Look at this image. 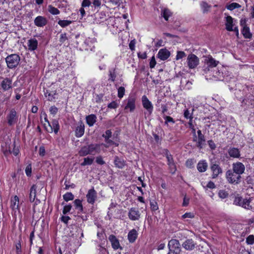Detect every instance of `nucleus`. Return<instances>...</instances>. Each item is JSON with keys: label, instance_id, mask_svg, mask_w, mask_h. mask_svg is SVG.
Wrapping results in <instances>:
<instances>
[{"label": "nucleus", "instance_id": "obj_50", "mask_svg": "<svg viewBox=\"0 0 254 254\" xmlns=\"http://www.w3.org/2000/svg\"><path fill=\"white\" fill-rule=\"evenodd\" d=\"M25 173L27 176H31L32 174V167L31 164H29L26 166L25 169Z\"/></svg>", "mask_w": 254, "mask_h": 254}, {"label": "nucleus", "instance_id": "obj_44", "mask_svg": "<svg viewBox=\"0 0 254 254\" xmlns=\"http://www.w3.org/2000/svg\"><path fill=\"white\" fill-rule=\"evenodd\" d=\"M71 21L70 20H60L58 21V24L62 27H65L71 23Z\"/></svg>", "mask_w": 254, "mask_h": 254}, {"label": "nucleus", "instance_id": "obj_60", "mask_svg": "<svg viewBox=\"0 0 254 254\" xmlns=\"http://www.w3.org/2000/svg\"><path fill=\"white\" fill-rule=\"evenodd\" d=\"M67 39V38L66 37V34L65 33H63L61 34L60 35V42L63 43H64L66 40Z\"/></svg>", "mask_w": 254, "mask_h": 254}, {"label": "nucleus", "instance_id": "obj_42", "mask_svg": "<svg viewBox=\"0 0 254 254\" xmlns=\"http://www.w3.org/2000/svg\"><path fill=\"white\" fill-rule=\"evenodd\" d=\"M241 7V5H240L239 3L236 2H233L227 5L226 8L230 10H233L235 8H240Z\"/></svg>", "mask_w": 254, "mask_h": 254}, {"label": "nucleus", "instance_id": "obj_10", "mask_svg": "<svg viewBox=\"0 0 254 254\" xmlns=\"http://www.w3.org/2000/svg\"><path fill=\"white\" fill-rule=\"evenodd\" d=\"M6 119L9 126H12L15 124L18 121V116L16 111L14 109L10 110L9 113L7 115Z\"/></svg>", "mask_w": 254, "mask_h": 254}, {"label": "nucleus", "instance_id": "obj_6", "mask_svg": "<svg viewBox=\"0 0 254 254\" xmlns=\"http://www.w3.org/2000/svg\"><path fill=\"white\" fill-rule=\"evenodd\" d=\"M226 178L229 183L237 184L240 182L241 176L233 170H229L226 173Z\"/></svg>", "mask_w": 254, "mask_h": 254}, {"label": "nucleus", "instance_id": "obj_55", "mask_svg": "<svg viewBox=\"0 0 254 254\" xmlns=\"http://www.w3.org/2000/svg\"><path fill=\"white\" fill-rule=\"evenodd\" d=\"M96 162L100 165H104L105 164V162L103 160L102 157L101 156L96 157Z\"/></svg>", "mask_w": 254, "mask_h": 254}, {"label": "nucleus", "instance_id": "obj_29", "mask_svg": "<svg viewBox=\"0 0 254 254\" xmlns=\"http://www.w3.org/2000/svg\"><path fill=\"white\" fill-rule=\"evenodd\" d=\"M200 6L202 12L204 14L207 13L208 12H209L210 9L211 8V5L209 4L205 1H201Z\"/></svg>", "mask_w": 254, "mask_h": 254}, {"label": "nucleus", "instance_id": "obj_5", "mask_svg": "<svg viewBox=\"0 0 254 254\" xmlns=\"http://www.w3.org/2000/svg\"><path fill=\"white\" fill-rule=\"evenodd\" d=\"M251 201V198L243 199L242 197L237 196L235 197L233 204L236 205L242 206L247 209H251L252 208V206L250 204Z\"/></svg>", "mask_w": 254, "mask_h": 254}, {"label": "nucleus", "instance_id": "obj_36", "mask_svg": "<svg viewBox=\"0 0 254 254\" xmlns=\"http://www.w3.org/2000/svg\"><path fill=\"white\" fill-rule=\"evenodd\" d=\"M210 75H212L214 78L217 79H220L223 77V72L219 70H214L210 73Z\"/></svg>", "mask_w": 254, "mask_h": 254}, {"label": "nucleus", "instance_id": "obj_32", "mask_svg": "<svg viewBox=\"0 0 254 254\" xmlns=\"http://www.w3.org/2000/svg\"><path fill=\"white\" fill-rule=\"evenodd\" d=\"M242 33L245 38L251 39L252 38V34L250 32V30L249 27L244 26Z\"/></svg>", "mask_w": 254, "mask_h": 254}, {"label": "nucleus", "instance_id": "obj_13", "mask_svg": "<svg viewBox=\"0 0 254 254\" xmlns=\"http://www.w3.org/2000/svg\"><path fill=\"white\" fill-rule=\"evenodd\" d=\"M142 103L144 108L150 115L152 113L153 107L151 102L148 100L145 95L142 97Z\"/></svg>", "mask_w": 254, "mask_h": 254}, {"label": "nucleus", "instance_id": "obj_63", "mask_svg": "<svg viewBox=\"0 0 254 254\" xmlns=\"http://www.w3.org/2000/svg\"><path fill=\"white\" fill-rule=\"evenodd\" d=\"M39 155L41 156H44L45 155L46 151L45 147L43 146H41L39 148Z\"/></svg>", "mask_w": 254, "mask_h": 254}, {"label": "nucleus", "instance_id": "obj_58", "mask_svg": "<svg viewBox=\"0 0 254 254\" xmlns=\"http://www.w3.org/2000/svg\"><path fill=\"white\" fill-rule=\"evenodd\" d=\"M58 111V109L55 106L51 107L50 108V112L51 114L54 115H56Z\"/></svg>", "mask_w": 254, "mask_h": 254}, {"label": "nucleus", "instance_id": "obj_31", "mask_svg": "<svg viewBox=\"0 0 254 254\" xmlns=\"http://www.w3.org/2000/svg\"><path fill=\"white\" fill-rule=\"evenodd\" d=\"M36 189L37 187L35 185H33L30 189L29 194V200L31 202H33L35 199L36 195Z\"/></svg>", "mask_w": 254, "mask_h": 254}, {"label": "nucleus", "instance_id": "obj_30", "mask_svg": "<svg viewBox=\"0 0 254 254\" xmlns=\"http://www.w3.org/2000/svg\"><path fill=\"white\" fill-rule=\"evenodd\" d=\"M10 207L13 210L18 209L19 208V198L17 196H14L11 200Z\"/></svg>", "mask_w": 254, "mask_h": 254}, {"label": "nucleus", "instance_id": "obj_15", "mask_svg": "<svg viewBox=\"0 0 254 254\" xmlns=\"http://www.w3.org/2000/svg\"><path fill=\"white\" fill-rule=\"evenodd\" d=\"M1 88L3 91H8L12 89V80L9 78H5L0 83Z\"/></svg>", "mask_w": 254, "mask_h": 254}, {"label": "nucleus", "instance_id": "obj_52", "mask_svg": "<svg viewBox=\"0 0 254 254\" xmlns=\"http://www.w3.org/2000/svg\"><path fill=\"white\" fill-rule=\"evenodd\" d=\"M71 205H66L64 206L63 213L64 214H66L67 213L69 212L71 209Z\"/></svg>", "mask_w": 254, "mask_h": 254}, {"label": "nucleus", "instance_id": "obj_39", "mask_svg": "<svg viewBox=\"0 0 254 254\" xmlns=\"http://www.w3.org/2000/svg\"><path fill=\"white\" fill-rule=\"evenodd\" d=\"M161 15L167 21L169 17L172 15V13L168 8H164L162 11Z\"/></svg>", "mask_w": 254, "mask_h": 254}, {"label": "nucleus", "instance_id": "obj_22", "mask_svg": "<svg viewBox=\"0 0 254 254\" xmlns=\"http://www.w3.org/2000/svg\"><path fill=\"white\" fill-rule=\"evenodd\" d=\"M198 141L197 142V146L199 149H201L205 144V139L203 134H202L200 130H197Z\"/></svg>", "mask_w": 254, "mask_h": 254}, {"label": "nucleus", "instance_id": "obj_27", "mask_svg": "<svg viewBox=\"0 0 254 254\" xmlns=\"http://www.w3.org/2000/svg\"><path fill=\"white\" fill-rule=\"evenodd\" d=\"M137 232L135 229H132L130 230L127 235V238L130 243H133L137 237Z\"/></svg>", "mask_w": 254, "mask_h": 254}, {"label": "nucleus", "instance_id": "obj_49", "mask_svg": "<svg viewBox=\"0 0 254 254\" xmlns=\"http://www.w3.org/2000/svg\"><path fill=\"white\" fill-rule=\"evenodd\" d=\"M246 242L249 245H252L254 243V236L250 235L246 239Z\"/></svg>", "mask_w": 254, "mask_h": 254}, {"label": "nucleus", "instance_id": "obj_61", "mask_svg": "<svg viewBox=\"0 0 254 254\" xmlns=\"http://www.w3.org/2000/svg\"><path fill=\"white\" fill-rule=\"evenodd\" d=\"M190 202V198L187 197L186 195L185 196L183 199L182 205L183 206H187L189 205Z\"/></svg>", "mask_w": 254, "mask_h": 254}, {"label": "nucleus", "instance_id": "obj_3", "mask_svg": "<svg viewBox=\"0 0 254 254\" xmlns=\"http://www.w3.org/2000/svg\"><path fill=\"white\" fill-rule=\"evenodd\" d=\"M210 169L212 172L211 178L216 179L223 173V170L220 166L219 162L215 160H211L210 163Z\"/></svg>", "mask_w": 254, "mask_h": 254}, {"label": "nucleus", "instance_id": "obj_16", "mask_svg": "<svg viewBox=\"0 0 254 254\" xmlns=\"http://www.w3.org/2000/svg\"><path fill=\"white\" fill-rule=\"evenodd\" d=\"M232 167V170L240 176L244 172L245 170L244 164L239 162L233 163Z\"/></svg>", "mask_w": 254, "mask_h": 254}, {"label": "nucleus", "instance_id": "obj_56", "mask_svg": "<svg viewBox=\"0 0 254 254\" xmlns=\"http://www.w3.org/2000/svg\"><path fill=\"white\" fill-rule=\"evenodd\" d=\"M184 115L185 118L186 119H192V114L190 113V111L188 109L185 111Z\"/></svg>", "mask_w": 254, "mask_h": 254}, {"label": "nucleus", "instance_id": "obj_12", "mask_svg": "<svg viewBox=\"0 0 254 254\" xmlns=\"http://www.w3.org/2000/svg\"><path fill=\"white\" fill-rule=\"evenodd\" d=\"M97 197V192L92 188L88 191L86 194V198L87 202L91 204H93Z\"/></svg>", "mask_w": 254, "mask_h": 254}, {"label": "nucleus", "instance_id": "obj_17", "mask_svg": "<svg viewBox=\"0 0 254 254\" xmlns=\"http://www.w3.org/2000/svg\"><path fill=\"white\" fill-rule=\"evenodd\" d=\"M196 243L191 239L186 240L183 244L182 247L187 251H192L195 247Z\"/></svg>", "mask_w": 254, "mask_h": 254}, {"label": "nucleus", "instance_id": "obj_11", "mask_svg": "<svg viewBox=\"0 0 254 254\" xmlns=\"http://www.w3.org/2000/svg\"><path fill=\"white\" fill-rule=\"evenodd\" d=\"M136 99L133 96H129L127 99V105L125 107V110H129L130 112H133L135 109Z\"/></svg>", "mask_w": 254, "mask_h": 254}, {"label": "nucleus", "instance_id": "obj_37", "mask_svg": "<svg viewBox=\"0 0 254 254\" xmlns=\"http://www.w3.org/2000/svg\"><path fill=\"white\" fill-rule=\"evenodd\" d=\"M109 81H111L112 82H114L115 80V79L116 78V69L113 68L111 69L109 71Z\"/></svg>", "mask_w": 254, "mask_h": 254}, {"label": "nucleus", "instance_id": "obj_33", "mask_svg": "<svg viewBox=\"0 0 254 254\" xmlns=\"http://www.w3.org/2000/svg\"><path fill=\"white\" fill-rule=\"evenodd\" d=\"M46 97H48V100L50 101H54L56 99L57 95L56 91L49 92L48 90L45 93Z\"/></svg>", "mask_w": 254, "mask_h": 254}, {"label": "nucleus", "instance_id": "obj_43", "mask_svg": "<svg viewBox=\"0 0 254 254\" xmlns=\"http://www.w3.org/2000/svg\"><path fill=\"white\" fill-rule=\"evenodd\" d=\"M63 198L65 201H68L73 200L74 199V195L71 192H68L63 195Z\"/></svg>", "mask_w": 254, "mask_h": 254}, {"label": "nucleus", "instance_id": "obj_46", "mask_svg": "<svg viewBox=\"0 0 254 254\" xmlns=\"http://www.w3.org/2000/svg\"><path fill=\"white\" fill-rule=\"evenodd\" d=\"M125 88L124 87L121 86L118 89V96L119 98L121 99L125 95Z\"/></svg>", "mask_w": 254, "mask_h": 254}, {"label": "nucleus", "instance_id": "obj_35", "mask_svg": "<svg viewBox=\"0 0 254 254\" xmlns=\"http://www.w3.org/2000/svg\"><path fill=\"white\" fill-rule=\"evenodd\" d=\"M11 96V93L7 92L5 94L0 93V102L4 103L7 101Z\"/></svg>", "mask_w": 254, "mask_h": 254}, {"label": "nucleus", "instance_id": "obj_26", "mask_svg": "<svg viewBox=\"0 0 254 254\" xmlns=\"http://www.w3.org/2000/svg\"><path fill=\"white\" fill-rule=\"evenodd\" d=\"M208 165L205 160L199 161L197 165V169L199 172H204L206 171Z\"/></svg>", "mask_w": 254, "mask_h": 254}, {"label": "nucleus", "instance_id": "obj_9", "mask_svg": "<svg viewBox=\"0 0 254 254\" xmlns=\"http://www.w3.org/2000/svg\"><path fill=\"white\" fill-rule=\"evenodd\" d=\"M226 29L228 31H234L236 32V35H239V30L237 27H235L233 28V26H234L233 18L231 16H227L226 17Z\"/></svg>", "mask_w": 254, "mask_h": 254}, {"label": "nucleus", "instance_id": "obj_57", "mask_svg": "<svg viewBox=\"0 0 254 254\" xmlns=\"http://www.w3.org/2000/svg\"><path fill=\"white\" fill-rule=\"evenodd\" d=\"M112 136V131L110 130H107L105 132V134H103L102 136L105 139H109Z\"/></svg>", "mask_w": 254, "mask_h": 254}, {"label": "nucleus", "instance_id": "obj_51", "mask_svg": "<svg viewBox=\"0 0 254 254\" xmlns=\"http://www.w3.org/2000/svg\"><path fill=\"white\" fill-rule=\"evenodd\" d=\"M44 127H45V129L48 132L52 133L53 131V129H52V128L51 127V125L49 122H48V123H47V124H45L44 125Z\"/></svg>", "mask_w": 254, "mask_h": 254}, {"label": "nucleus", "instance_id": "obj_64", "mask_svg": "<svg viewBox=\"0 0 254 254\" xmlns=\"http://www.w3.org/2000/svg\"><path fill=\"white\" fill-rule=\"evenodd\" d=\"M206 187L209 189H213L216 188V186L213 182L209 181L207 183Z\"/></svg>", "mask_w": 254, "mask_h": 254}, {"label": "nucleus", "instance_id": "obj_24", "mask_svg": "<svg viewBox=\"0 0 254 254\" xmlns=\"http://www.w3.org/2000/svg\"><path fill=\"white\" fill-rule=\"evenodd\" d=\"M86 122L89 127H92L97 121V117L95 115L91 114L86 117Z\"/></svg>", "mask_w": 254, "mask_h": 254}, {"label": "nucleus", "instance_id": "obj_7", "mask_svg": "<svg viewBox=\"0 0 254 254\" xmlns=\"http://www.w3.org/2000/svg\"><path fill=\"white\" fill-rule=\"evenodd\" d=\"M168 246L169 252L172 253L173 254H179L181 251L179 241L176 239H171L169 241Z\"/></svg>", "mask_w": 254, "mask_h": 254}, {"label": "nucleus", "instance_id": "obj_53", "mask_svg": "<svg viewBox=\"0 0 254 254\" xmlns=\"http://www.w3.org/2000/svg\"><path fill=\"white\" fill-rule=\"evenodd\" d=\"M194 215L193 213H191V212H187V213H185L182 216V218L184 219L193 218H194Z\"/></svg>", "mask_w": 254, "mask_h": 254}, {"label": "nucleus", "instance_id": "obj_8", "mask_svg": "<svg viewBox=\"0 0 254 254\" xmlns=\"http://www.w3.org/2000/svg\"><path fill=\"white\" fill-rule=\"evenodd\" d=\"M199 60L198 58L193 54H190L187 57V64L190 69H194L199 64Z\"/></svg>", "mask_w": 254, "mask_h": 254}, {"label": "nucleus", "instance_id": "obj_18", "mask_svg": "<svg viewBox=\"0 0 254 254\" xmlns=\"http://www.w3.org/2000/svg\"><path fill=\"white\" fill-rule=\"evenodd\" d=\"M109 239L110 242L111 243L112 248L114 249V250H117L118 249L122 250V247L120 246L119 240L114 235H110Z\"/></svg>", "mask_w": 254, "mask_h": 254}, {"label": "nucleus", "instance_id": "obj_48", "mask_svg": "<svg viewBox=\"0 0 254 254\" xmlns=\"http://www.w3.org/2000/svg\"><path fill=\"white\" fill-rule=\"evenodd\" d=\"M168 165L169 166L170 172L172 174H174L176 171V165L174 163V162L169 163V164H168Z\"/></svg>", "mask_w": 254, "mask_h": 254}, {"label": "nucleus", "instance_id": "obj_1", "mask_svg": "<svg viewBox=\"0 0 254 254\" xmlns=\"http://www.w3.org/2000/svg\"><path fill=\"white\" fill-rule=\"evenodd\" d=\"M219 63V61L215 60L211 56L206 57L202 66L203 74H210Z\"/></svg>", "mask_w": 254, "mask_h": 254}, {"label": "nucleus", "instance_id": "obj_28", "mask_svg": "<svg viewBox=\"0 0 254 254\" xmlns=\"http://www.w3.org/2000/svg\"><path fill=\"white\" fill-rule=\"evenodd\" d=\"M228 154L231 157L239 158L240 156V153L237 148H230L228 150Z\"/></svg>", "mask_w": 254, "mask_h": 254}, {"label": "nucleus", "instance_id": "obj_40", "mask_svg": "<svg viewBox=\"0 0 254 254\" xmlns=\"http://www.w3.org/2000/svg\"><path fill=\"white\" fill-rule=\"evenodd\" d=\"M48 11L53 15H57L60 13V10L57 8L53 6L52 5H49L48 6Z\"/></svg>", "mask_w": 254, "mask_h": 254}, {"label": "nucleus", "instance_id": "obj_47", "mask_svg": "<svg viewBox=\"0 0 254 254\" xmlns=\"http://www.w3.org/2000/svg\"><path fill=\"white\" fill-rule=\"evenodd\" d=\"M186 56V55L185 53L183 51H178L176 57V59L177 60H179L180 59H183V58L185 57Z\"/></svg>", "mask_w": 254, "mask_h": 254}, {"label": "nucleus", "instance_id": "obj_19", "mask_svg": "<svg viewBox=\"0 0 254 254\" xmlns=\"http://www.w3.org/2000/svg\"><path fill=\"white\" fill-rule=\"evenodd\" d=\"M170 56V52L166 49H160L157 54V57L161 60L165 61Z\"/></svg>", "mask_w": 254, "mask_h": 254}, {"label": "nucleus", "instance_id": "obj_45", "mask_svg": "<svg viewBox=\"0 0 254 254\" xmlns=\"http://www.w3.org/2000/svg\"><path fill=\"white\" fill-rule=\"evenodd\" d=\"M163 118L165 119V125H168L169 123H171L174 124L175 123V120L170 116L163 115Z\"/></svg>", "mask_w": 254, "mask_h": 254}, {"label": "nucleus", "instance_id": "obj_21", "mask_svg": "<svg viewBox=\"0 0 254 254\" xmlns=\"http://www.w3.org/2000/svg\"><path fill=\"white\" fill-rule=\"evenodd\" d=\"M47 23L46 18L42 16H38L34 20V24L38 27H43Z\"/></svg>", "mask_w": 254, "mask_h": 254}, {"label": "nucleus", "instance_id": "obj_20", "mask_svg": "<svg viewBox=\"0 0 254 254\" xmlns=\"http://www.w3.org/2000/svg\"><path fill=\"white\" fill-rule=\"evenodd\" d=\"M114 163L116 167L119 169H123L126 165V161L117 156H115Z\"/></svg>", "mask_w": 254, "mask_h": 254}, {"label": "nucleus", "instance_id": "obj_62", "mask_svg": "<svg viewBox=\"0 0 254 254\" xmlns=\"http://www.w3.org/2000/svg\"><path fill=\"white\" fill-rule=\"evenodd\" d=\"M156 63L155 58H154V57H152L150 60V64H149L150 67L151 68H154L156 65Z\"/></svg>", "mask_w": 254, "mask_h": 254}, {"label": "nucleus", "instance_id": "obj_2", "mask_svg": "<svg viewBox=\"0 0 254 254\" xmlns=\"http://www.w3.org/2000/svg\"><path fill=\"white\" fill-rule=\"evenodd\" d=\"M100 146L99 144H91L83 146L79 151V154L80 156H85L88 154L99 153L101 151Z\"/></svg>", "mask_w": 254, "mask_h": 254}, {"label": "nucleus", "instance_id": "obj_54", "mask_svg": "<svg viewBox=\"0 0 254 254\" xmlns=\"http://www.w3.org/2000/svg\"><path fill=\"white\" fill-rule=\"evenodd\" d=\"M118 106V104L116 101H113L108 105V108L110 109H116Z\"/></svg>", "mask_w": 254, "mask_h": 254}, {"label": "nucleus", "instance_id": "obj_25", "mask_svg": "<svg viewBox=\"0 0 254 254\" xmlns=\"http://www.w3.org/2000/svg\"><path fill=\"white\" fill-rule=\"evenodd\" d=\"M28 49L30 51H34L37 48L38 41L36 39H30L28 41Z\"/></svg>", "mask_w": 254, "mask_h": 254}, {"label": "nucleus", "instance_id": "obj_23", "mask_svg": "<svg viewBox=\"0 0 254 254\" xmlns=\"http://www.w3.org/2000/svg\"><path fill=\"white\" fill-rule=\"evenodd\" d=\"M84 125L82 122H80L78 123V125L76 127L75 130V136L77 137H80L84 134Z\"/></svg>", "mask_w": 254, "mask_h": 254}, {"label": "nucleus", "instance_id": "obj_38", "mask_svg": "<svg viewBox=\"0 0 254 254\" xmlns=\"http://www.w3.org/2000/svg\"><path fill=\"white\" fill-rule=\"evenodd\" d=\"M73 203L76 209H78L80 212L83 211V206L81 200L79 199H76L73 201Z\"/></svg>", "mask_w": 254, "mask_h": 254}, {"label": "nucleus", "instance_id": "obj_59", "mask_svg": "<svg viewBox=\"0 0 254 254\" xmlns=\"http://www.w3.org/2000/svg\"><path fill=\"white\" fill-rule=\"evenodd\" d=\"M70 219V218L67 216H62L61 218V220L62 222H64L65 224L68 223V221Z\"/></svg>", "mask_w": 254, "mask_h": 254}, {"label": "nucleus", "instance_id": "obj_41", "mask_svg": "<svg viewBox=\"0 0 254 254\" xmlns=\"http://www.w3.org/2000/svg\"><path fill=\"white\" fill-rule=\"evenodd\" d=\"M93 158L86 157L84 158L83 162L81 163V165L84 166L86 165H91L93 162Z\"/></svg>", "mask_w": 254, "mask_h": 254}, {"label": "nucleus", "instance_id": "obj_14", "mask_svg": "<svg viewBox=\"0 0 254 254\" xmlns=\"http://www.w3.org/2000/svg\"><path fill=\"white\" fill-rule=\"evenodd\" d=\"M140 213L137 208H131L128 212L129 218L133 221L137 220L140 217Z\"/></svg>", "mask_w": 254, "mask_h": 254}, {"label": "nucleus", "instance_id": "obj_4", "mask_svg": "<svg viewBox=\"0 0 254 254\" xmlns=\"http://www.w3.org/2000/svg\"><path fill=\"white\" fill-rule=\"evenodd\" d=\"M7 65L9 68L16 67L20 62V57L17 54H11L5 58Z\"/></svg>", "mask_w": 254, "mask_h": 254}, {"label": "nucleus", "instance_id": "obj_34", "mask_svg": "<svg viewBox=\"0 0 254 254\" xmlns=\"http://www.w3.org/2000/svg\"><path fill=\"white\" fill-rule=\"evenodd\" d=\"M51 127L53 129V131L57 134L60 129V125L59 122L57 120H54L52 122Z\"/></svg>", "mask_w": 254, "mask_h": 254}]
</instances>
